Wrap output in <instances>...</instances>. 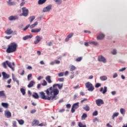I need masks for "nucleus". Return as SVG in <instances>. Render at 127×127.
<instances>
[{
	"label": "nucleus",
	"instance_id": "obj_1",
	"mask_svg": "<svg viewBox=\"0 0 127 127\" xmlns=\"http://www.w3.org/2000/svg\"><path fill=\"white\" fill-rule=\"evenodd\" d=\"M22 14L23 16H27L28 15V9L26 8V7H24L22 8Z\"/></svg>",
	"mask_w": 127,
	"mask_h": 127
},
{
	"label": "nucleus",
	"instance_id": "obj_2",
	"mask_svg": "<svg viewBox=\"0 0 127 127\" xmlns=\"http://www.w3.org/2000/svg\"><path fill=\"white\" fill-rule=\"evenodd\" d=\"M52 7V5H49L47 6L44 8L43 11L44 12H47L48 11H50V10H51Z\"/></svg>",
	"mask_w": 127,
	"mask_h": 127
},
{
	"label": "nucleus",
	"instance_id": "obj_3",
	"mask_svg": "<svg viewBox=\"0 0 127 127\" xmlns=\"http://www.w3.org/2000/svg\"><path fill=\"white\" fill-rule=\"evenodd\" d=\"M18 18H19V17L16 15L11 16L8 17L9 20H11V21L17 20V19H18Z\"/></svg>",
	"mask_w": 127,
	"mask_h": 127
},
{
	"label": "nucleus",
	"instance_id": "obj_4",
	"mask_svg": "<svg viewBox=\"0 0 127 127\" xmlns=\"http://www.w3.org/2000/svg\"><path fill=\"white\" fill-rule=\"evenodd\" d=\"M47 0H39L38 4H43V3H45Z\"/></svg>",
	"mask_w": 127,
	"mask_h": 127
},
{
	"label": "nucleus",
	"instance_id": "obj_5",
	"mask_svg": "<svg viewBox=\"0 0 127 127\" xmlns=\"http://www.w3.org/2000/svg\"><path fill=\"white\" fill-rule=\"evenodd\" d=\"M41 28L32 29L31 30V32H39L41 31Z\"/></svg>",
	"mask_w": 127,
	"mask_h": 127
},
{
	"label": "nucleus",
	"instance_id": "obj_6",
	"mask_svg": "<svg viewBox=\"0 0 127 127\" xmlns=\"http://www.w3.org/2000/svg\"><path fill=\"white\" fill-rule=\"evenodd\" d=\"M55 2H56L57 4H61L62 3V0H54Z\"/></svg>",
	"mask_w": 127,
	"mask_h": 127
},
{
	"label": "nucleus",
	"instance_id": "obj_7",
	"mask_svg": "<svg viewBox=\"0 0 127 127\" xmlns=\"http://www.w3.org/2000/svg\"><path fill=\"white\" fill-rule=\"evenodd\" d=\"M37 24H38V22H35V23L34 24H32L30 26V28H33V27H35V26H36V25H37Z\"/></svg>",
	"mask_w": 127,
	"mask_h": 127
},
{
	"label": "nucleus",
	"instance_id": "obj_8",
	"mask_svg": "<svg viewBox=\"0 0 127 127\" xmlns=\"http://www.w3.org/2000/svg\"><path fill=\"white\" fill-rule=\"evenodd\" d=\"M29 19H30V22H32V21H33V20H34V19H35V16H31L29 17Z\"/></svg>",
	"mask_w": 127,
	"mask_h": 127
},
{
	"label": "nucleus",
	"instance_id": "obj_9",
	"mask_svg": "<svg viewBox=\"0 0 127 127\" xmlns=\"http://www.w3.org/2000/svg\"><path fill=\"white\" fill-rule=\"evenodd\" d=\"M30 26V25H27L25 28L23 29V30H24V31H25L26 30H27V29H28V28Z\"/></svg>",
	"mask_w": 127,
	"mask_h": 127
},
{
	"label": "nucleus",
	"instance_id": "obj_10",
	"mask_svg": "<svg viewBox=\"0 0 127 127\" xmlns=\"http://www.w3.org/2000/svg\"><path fill=\"white\" fill-rule=\"evenodd\" d=\"M8 3H9V4L10 5H14V4H15V3H14V2H13V1H9V2H8Z\"/></svg>",
	"mask_w": 127,
	"mask_h": 127
},
{
	"label": "nucleus",
	"instance_id": "obj_11",
	"mask_svg": "<svg viewBox=\"0 0 127 127\" xmlns=\"http://www.w3.org/2000/svg\"><path fill=\"white\" fill-rule=\"evenodd\" d=\"M6 32H12V31H11V29L8 28L6 30Z\"/></svg>",
	"mask_w": 127,
	"mask_h": 127
},
{
	"label": "nucleus",
	"instance_id": "obj_12",
	"mask_svg": "<svg viewBox=\"0 0 127 127\" xmlns=\"http://www.w3.org/2000/svg\"><path fill=\"white\" fill-rule=\"evenodd\" d=\"M25 4V2H22L21 3H20V6H23V5H24Z\"/></svg>",
	"mask_w": 127,
	"mask_h": 127
},
{
	"label": "nucleus",
	"instance_id": "obj_13",
	"mask_svg": "<svg viewBox=\"0 0 127 127\" xmlns=\"http://www.w3.org/2000/svg\"><path fill=\"white\" fill-rule=\"evenodd\" d=\"M84 32H90V31L85 30V31H84Z\"/></svg>",
	"mask_w": 127,
	"mask_h": 127
},
{
	"label": "nucleus",
	"instance_id": "obj_14",
	"mask_svg": "<svg viewBox=\"0 0 127 127\" xmlns=\"http://www.w3.org/2000/svg\"><path fill=\"white\" fill-rule=\"evenodd\" d=\"M11 0H9V1H11Z\"/></svg>",
	"mask_w": 127,
	"mask_h": 127
},
{
	"label": "nucleus",
	"instance_id": "obj_15",
	"mask_svg": "<svg viewBox=\"0 0 127 127\" xmlns=\"http://www.w3.org/2000/svg\"><path fill=\"white\" fill-rule=\"evenodd\" d=\"M22 0V1H24L25 0Z\"/></svg>",
	"mask_w": 127,
	"mask_h": 127
},
{
	"label": "nucleus",
	"instance_id": "obj_16",
	"mask_svg": "<svg viewBox=\"0 0 127 127\" xmlns=\"http://www.w3.org/2000/svg\"><path fill=\"white\" fill-rule=\"evenodd\" d=\"M64 1L66 0H64Z\"/></svg>",
	"mask_w": 127,
	"mask_h": 127
}]
</instances>
